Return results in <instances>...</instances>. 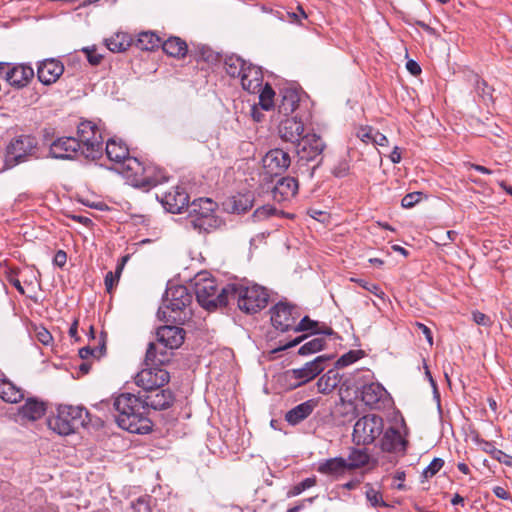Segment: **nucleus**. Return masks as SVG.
<instances>
[{
  "instance_id": "nucleus-1",
  "label": "nucleus",
  "mask_w": 512,
  "mask_h": 512,
  "mask_svg": "<svg viewBox=\"0 0 512 512\" xmlns=\"http://www.w3.org/2000/svg\"><path fill=\"white\" fill-rule=\"evenodd\" d=\"M100 166L120 175L132 187L146 192L169 179L167 171L155 162H110V165L101 163Z\"/></svg>"
},
{
  "instance_id": "nucleus-2",
  "label": "nucleus",
  "mask_w": 512,
  "mask_h": 512,
  "mask_svg": "<svg viewBox=\"0 0 512 512\" xmlns=\"http://www.w3.org/2000/svg\"><path fill=\"white\" fill-rule=\"evenodd\" d=\"M115 419L120 428L130 433L146 434L152 430V422L147 416V407L138 396L122 393L113 401Z\"/></svg>"
},
{
  "instance_id": "nucleus-3",
  "label": "nucleus",
  "mask_w": 512,
  "mask_h": 512,
  "mask_svg": "<svg viewBox=\"0 0 512 512\" xmlns=\"http://www.w3.org/2000/svg\"><path fill=\"white\" fill-rule=\"evenodd\" d=\"M157 342L148 344L145 361L148 365H165L170 362L169 350L179 348L185 339V330L178 326L165 325L156 331Z\"/></svg>"
},
{
  "instance_id": "nucleus-4",
  "label": "nucleus",
  "mask_w": 512,
  "mask_h": 512,
  "mask_svg": "<svg viewBox=\"0 0 512 512\" xmlns=\"http://www.w3.org/2000/svg\"><path fill=\"white\" fill-rule=\"evenodd\" d=\"M229 303L235 302L246 314H255L263 310L269 302L267 290L257 284L245 286L239 283L228 284Z\"/></svg>"
},
{
  "instance_id": "nucleus-5",
  "label": "nucleus",
  "mask_w": 512,
  "mask_h": 512,
  "mask_svg": "<svg viewBox=\"0 0 512 512\" xmlns=\"http://www.w3.org/2000/svg\"><path fill=\"white\" fill-rule=\"evenodd\" d=\"M89 413L83 407L59 405L57 415L47 419L49 429L61 436L75 433L80 427L89 423Z\"/></svg>"
},
{
  "instance_id": "nucleus-6",
  "label": "nucleus",
  "mask_w": 512,
  "mask_h": 512,
  "mask_svg": "<svg viewBox=\"0 0 512 512\" xmlns=\"http://www.w3.org/2000/svg\"><path fill=\"white\" fill-rule=\"evenodd\" d=\"M193 287L197 302L206 310L211 311L229 304L228 284L219 291L216 280L207 274H198Z\"/></svg>"
},
{
  "instance_id": "nucleus-7",
  "label": "nucleus",
  "mask_w": 512,
  "mask_h": 512,
  "mask_svg": "<svg viewBox=\"0 0 512 512\" xmlns=\"http://www.w3.org/2000/svg\"><path fill=\"white\" fill-rule=\"evenodd\" d=\"M217 204L210 198L193 200L188 207V223L199 233H208L221 225L215 214Z\"/></svg>"
},
{
  "instance_id": "nucleus-8",
  "label": "nucleus",
  "mask_w": 512,
  "mask_h": 512,
  "mask_svg": "<svg viewBox=\"0 0 512 512\" xmlns=\"http://www.w3.org/2000/svg\"><path fill=\"white\" fill-rule=\"evenodd\" d=\"M383 430V418L376 414H367L356 421L353 428L352 440L358 446H367L374 443L383 433Z\"/></svg>"
},
{
  "instance_id": "nucleus-9",
  "label": "nucleus",
  "mask_w": 512,
  "mask_h": 512,
  "mask_svg": "<svg viewBox=\"0 0 512 512\" xmlns=\"http://www.w3.org/2000/svg\"><path fill=\"white\" fill-rule=\"evenodd\" d=\"M192 302V295L184 285H175L167 288L163 299L164 308L169 309L175 315H169L173 321H185L188 317L187 307Z\"/></svg>"
},
{
  "instance_id": "nucleus-10",
  "label": "nucleus",
  "mask_w": 512,
  "mask_h": 512,
  "mask_svg": "<svg viewBox=\"0 0 512 512\" xmlns=\"http://www.w3.org/2000/svg\"><path fill=\"white\" fill-rule=\"evenodd\" d=\"M145 368L135 376V383L144 392L157 390L164 387L170 380L168 371L161 368L162 365H148L144 360Z\"/></svg>"
},
{
  "instance_id": "nucleus-11",
  "label": "nucleus",
  "mask_w": 512,
  "mask_h": 512,
  "mask_svg": "<svg viewBox=\"0 0 512 512\" xmlns=\"http://www.w3.org/2000/svg\"><path fill=\"white\" fill-rule=\"evenodd\" d=\"M331 359L330 355H320L301 368L287 371L286 378L294 380L291 383V388H297L317 377L325 369V363Z\"/></svg>"
},
{
  "instance_id": "nucleus-12",
  "label": "nucleus",
  "mask_w": 512,
  "mask_h": 512,
  "mask_svg": "<svg viewBox=\"0 0 512 512\" xmlns=\"http://www.w3.org/2000/svg\"><path fill=\"white\" fill-rule=\"evenodd\" d=\"M270 313L273 326L282 332L293 331L296 320L301 316L300 308L287 301L275 304Z\"/></svg>"
},
{
  "instance_id": "nucleus-13",
  "label": "nucleus",
  "mask_w": 512,
  "mask_h": 512,
  "mask_svg": "<svg viewBox=\"0 0 512 512\" xmlns=\"http://www.w3.org/2000/svg\"><path fill=\"white\" fill-rule=\"evenodd\" d=\"M79 142L87 151L85 160H96L102 149L101 135L91 121H83L78 126Z\"/></svg>"
},
{
  "instance_id": "nucleus-14",
  "label": "nucleus",
  "mask_w": 512,
  "mask_h": 512,
  "mask_svg": "<svg viewBox=\"0 0 512 512\" xmlns=\"http://www.w3.org/2000/svg\"><path fill=\"white\" fill-rule=\"evenodd\" d=\"M87 154V151L74 137H62L55 140L50 146V156L62 160H74Z\"/></svg>"
},
{
  "instance_id": "nucleus-15",
  "label": "nucleus",
  "mask_w": 512,
  "mask_h": 512,
  "mask_svg": "<svg viewBox=\"0 0 512 512\" xmlns=\"http://www.w3.org/2000/svg\"><path fill=\"white\" fill-rule=\"evenodd\" d=\"M37 139L32 135H19L7 145V160H21L25 157H36Z\"/></svg>"
},
{
  "instance_id": "nucleus-16",
  "label": "nucleus",
  "mask_w": 512,
  "mask_h": 512,
  "mask_svg": "<svg viewBox=\"0 0 512 512\" xmlns=\"http://www.w3.org/2000/svg\"><path fill=\"white\" fill-rule=\"evenodd\" d=\"M189 194L182 185L172 187L159 199L163 207L170 213L179 214L190 206Z\"/></svg>"
},
{
  "instance_id": "nucleus-17",
  "label": "nucleus",
  "mask_w": 512,
  "mask_h": 512,
  "mask_svg": "<svg viewBox=\"0 0 512 512\" xmlns=\"http://www.w3.org/2000/svg\"><path fill=\"white\" fill-rule=\"evenodd\" d=\"M294 147L298 160H314L321 155L325 144L320 137L313 134L302 137Z\"/></svg>"
},
{
  "instance_id": "nucleus-18",
  "label": "nucleus",
  "mask_w": 512,
  "mask_h": 512,
  "mask_svg": "<svg viewBox=\"0 0 512 512\" xmlns=\"http://www.w3.org/2000/svg\"><path fill=\"white\" fill-rule=\"evenodd\" d=\"M382 434L380 448L383 452L402 455L406 453L408 440L396 427L390 426L386 430H383Z\"/></svg>"
},
{
  "instance_id": "nucleus-19",
  "label": "nucleus",
  "mask_w": 512,
  "mask_h": 512,
  "mask_svg": "<svg viewBox=\"0 0 512 512\" xmlns=\"http://www.w3.org/2000/svg\"><path fill=\"white\" fill-rule=\"evenodd\" d=\"M141 397L145 407H147V412L149 409L166 410L173 405L175 400L173 392L169 389H163V387L155 391L144 392Z\"/></svg>"
},
{
  "instance_id": "nucleus-20",
  "label": "nucleus",
  "mask_w": 512,
  "mask_h": 512,
  "mask_svg": "<svg viewBox=\"0 0 512 512\" xmlns=\"http://www.w3.org/2000/svg\"><path fill=\"white\" fill-rule=\"evenodd\" d=\"M64 72V65L54 58L40 61L37 66L38 80L44 85L55 83Z\"/></svg>"
},
{
  "instance_id": "nucleus-21",
  "label": "nucleus",
  "mask_w": 512,
  "mask_h": 512,
  "mask_svg": "<svg viewBox=\"0 0 512 512\" xmlns=\"http://www.w3.org/2000/svg\"><path fill=\"white\" fill-rule=\"evenodd\" d=\"M298 181L294 177H279L271 188L273 200L282 203L290 201L298 192Z\"/></svg>"
},
{
  "instance_id": "nucleus-22",
  "label": "nucleus",
  "mask_w": 512,
  "mask_h": 512,
  "mask_svg": "<svg viewBox=\"0 0 512 512\" xmlns=\"http://www.w3.org/2000/svg\"><path fill=\"white\" fill-rule=\"evenodd\" d=\"M8 68L6 72V81L14 88L20 89L26 87L33 79L35 73L31 66L18 64L12 67L5 64Z\"/></svg>"
},
{
  "instance_id": "nucleus-23",
  "label": "nucleus",
  "mask_w": 512,
  "mask_h": 512,
  "mask_svg": "<svg viewBox=\"0 0 512 512\" xmlns=\"http://www.w3.org/2000/svg\"><path fill=\"white\" fill-rule=\"evenodd\" d=\"M303 131V123L295 117H286L280 121L278 127L280 137L287 142H291L294 146L302 138Z\"/></svg>"
},
{
  "instance_id": "nucleus-24",
  "label": "nucleus",
  "mask_w": 512,
  "mask_h": 512,
  "mask_svg": "<svg viewBox=\"0 0 512 512\" xmlns=\"http://www.w3.org/2000/svg\"><path fill=\"white\" fill-rule=\"evenodd\" d=\"M242 88L249 93H256L261 90L263 82V74L260 67L248 63L239 77Z\"/></svg>"
},
{
  "instance_id": "nucleus-25",
  "label": "nucleus",
  "mask_w": 512,
  "mask_h": 512,
  "mask_svg": "<svg viewBox=\"0 0 512 512\" xmlns=\"http://www.w3.org/2000/svg\"><path fill=\"white\" fill-rule=\"evenodd\" d=\"M387 397L386 389L379 383H369L362 387L361 399L371 408H380Z\"/></svg>"
},
{
  "instance_id": "nucleus-26",
  "label": "nucleus",
  "mask_w": 512,
  "mask_h": 512,
  "mask_svg": "<svg viewBox=\"0 0 512 512\" xmlns=\"http://www.w3.org/2000/svg\"><path fill=\"white\" fill-rule=\"evenodd\" d=\"M254 203V194L251 191L237 193L224 202L225 209L231 213H245L252 208Z\"/></svg>"
},
{
  "instance_id": "nucleus-27",
  "label": "nucleus",
  "mask_w": 512,
  "mask_h": 512,
  "mask_svg": "<svg viewBox=\"0 0 512 512\" xmlns=\"http://www.w3.org/2000/svg\"><path fill=\"white\" fill-rule=\"evenodd\" d=\"M46 412L45 402L37 398H28L25 403L18 408V416L23 420L36 421Z\"/></svg>"
},
{
  "instance_id": "nucleus-28",
  "label": "nucleus",
  "mask_w": 512,
  "mask_h": 512,
  "mask_svg": "<svg viewBox=\"0 0 512 512\" xmlns=\"http://www.w3.org/2000/svg\"><path fill=\"white\" fill-rule=\"evenodd\" d=\"M280 102L278 104V112L286 117L292 114L298 107L300 95L295 88H284L280 91Z\"/></svg>"
},
{
  "instance_id": "nucleus-29",
  "label": "nucleus",
  "mask_w": 512,
  "mask_h": 512,
  "mask_svg": "<svg viewBox=\"0 0 512 512\" xmlns=\"http://www.w3.org/2000/svg\"><path fill=\"white\" fill-rule=\"evenodd\" d=\"M316 407V402L313 399L307 400L285 414V420L292 426L298 425L306 418H308Z\"/></svg>"
},
{
  "instance_id": "nucleus-30",
  "label": "nucleus",
  "mask_w": 512,
  "mask_h": 512,
  "mask_svg": "<svg viewBox=\"0 0 512 512\" xmlns=\"http://www.w3.org/2000/svg\"><path fill=\"white\" fill-rule=\"evenodd\" d=\"M106 154L108 160H138L137 157L130 156L127 145L121 139H109Z\"/></svg>"
},
{
  "instance_id": "nucleus-31",
  "label": "nucleus",
  "mask_w": 512,
  "mask_h": 512,
  "mask_svg": "<svg viewBox=\"0 0 512 512\" xmlns=\"http://www.w3.org/2000/svg\"><path fill=\"white\" fill-rule=\"evenodd\" d=\"M347 466L345 458L335 457L320 462L317 471L328 476H340L349 471Z\"/></svg>"
},
{
  "instance_id": "nucleus-32",
  "label": "nucleus",
  "mask_w": 512,
  "mask_h": 512,
  "mask_svg": "<svg viewBox=\"0 0 512 512\" xmlns=\"http://www.w3.org/2000/svg\"><path fill=\"white\" fill-rule=\"evenodd\" d=\"M0 398L8 403H18L24 398L21 388L8 379L0 380Z\"/></svg>"
},
{
  "instance_id": "nucleus-33",
  "label": "nucleus",
  "mask_w": 512,
  "mask_h": 512,
  "mask_svg": "<svg viewBox=\"0 0 512 512\" xmlns=\"http://www.w3.org/2000/svg\"><path fill=\"white\" fill-rule=\"evenodd\" d=\"M340 375L336 369H330L327 373L321 376L317 383V391L321 394H329L340 383Z\"/></svg>"
},
{
  "instance_id": "nucleus-34",
  "label": "nucleus",
  "mask_w": 512,
  "mask_h": 512,
  "mask_svg": "<svg viewBox=\"0 0 512 512\" xmlns=\"http://www.w3.org/2000/svg\"><path fill=\"white\" fill-rule=\"evenodd\" d=\"M106 342H107V334L106 332H101L98 337V344L93 346L87 345L79 350V356L81 359H88L90 356L94 358H101L106 354Z\"/></svg>"
},
{
  "instance_id": "nucleus-35",
  "label": "nucleus",
  "mask_w": 512,
  "mask_h": 512,
  "mask_svg": "<svg viewBox=\"0 0 512 512\" xmlns=\"http://www.w3.org/2000/svg\"><path fill=\"white\" fill-rule=\"evenodd\" d=\"M163 51L172 57L182 58L187 54V44L179 37H170L161 43Z\"/></svg>"
},
{
  "instance_id": "nucleus-36",
  "label": "nucleus",
  "mask_w": 512,
  "mask_h": 512,
  "mask_svg": "<svg viewBox=\"0 0 512 512\" xmlns=\"http://www.w3.org/2000/svg\"><path fill=\"white\" fill-rule=\"evenodd\" d=\"M260 178L261 174L258 171V164L253 167H249L246 163L238 170V176L236 179L240 182H244L248 188L253 189L259 186Z\"/></svg>"
},
{
  "instance_id": "nucleus-37",
  "label": "nucleus",
  "mask_w": 512,
  "mask_h": 512,
  "mask_svg": "<svg viewBox=\"0 0 512 512\" xmlns=\"http://www.w3.org/2000/svg\"><path fill=\"white\" fill-rule=\"evenodd\" d=\"M372 144L375 147H379L378 152H379V155L381 158L389 157L390 160H400L401 155L399 152V147L394 146L393 150L391 152H389L388 146H387V144H388L387 137L377 130H376L375 136L373 138Z\"/></svg>"
},
{
  "instance_id": "nucleus-38",
  "label": "nucleus",
  "mask_w": 512,
  "mask_h": 512,
  "mask_svg": "<svg viewBox=\"0 0 512 512\" xmlns=\"http://www.w3.org/2000/svg\"><path fill=\"white\" fill-rule=\"evenodd\" d=\"M247 65L248 62L235 54L228 55L224 59V69L232 78H239Z\"/></svg>"
},
{
  "instance_id": "nucleus-39",
  "label": "nucleus",
  "mask_w": 512,
  "mask_h": 512,
  "mask_svg": "<svg viewBox=\"0 0 512 512\" xmlns=\"http://www.w3.org/2000/svg\"><path fill=\"white\" fill-rule=\"evenodd\" d=\"M161 39L153 32L139 33L135 46L143 51H153L161 46Z\"/></svg>"
},
{
  "instance_id": "nucleus-40",
  "label": "nucleus",
  "mask_w": 512,
  "mask_h": 512,
  "mask_svg": "<svg viewBox=\"0 0 512 512\" xmlns=\"http://www.w3.org/2000/svg\"><path fill=\"white\" fill-rule=\"evenodd\" d=\"M369 460L370 456L365 449L352 448L346 459V465H348V470L351 471L366 466Z\"/></svg>"
},
{
  "instance_id": "nucleus-41",
  "label": "nucleus",
  "mask_w": 512,
  "mask_h": 512,
  "mask_svg": "<svg viewBox=\"0 0 512 512\" xmlns=\"http://www.w3.org/2000/svg\"><path fill=\"white\" fill-rule=\"evenodd\" d=\"M132 43V39L125 33H117L106 40V46L111 52L126 51Z\"/></svg>"
},
{
  "instance_id": "nucleus-42",
  "label": "nucleus",
  "mask_w": 512,
  "mask_h": 512,
  "mask_svg": "<svg viewBox=\"0 0 512 512\" xmlns=\"http://www.w3.org/2000/svg\"><path fill=\"white\" fill-rule=\"evenodd\" d=\"M274 215H281L283 217H292L291 214L285 213L284 211H278L275 207L272 205H263L259 208H257L253 213V218L255 221H262L267 219L270 216Z\"/></svg>"
},
{
  "instance_id": "nucleus-43",
  "label": "nucleus",
  "mask_w": 512,
  "mask_h": 512,
  "mask_svg": "<svg viewBox=\"0 0 512 512\" xmlns=\"http://www.w3.org/2000/svg\"><path fill=\"white\" fill-rule=\"evenodd\" d=\"M365 496L370 505L374 508L387 507L388 505L383 500L381 492L375 489L371 484L365 485Z\"/></svg>"
},
{
  "instance_id": "nucleus-44",
  "label": "nucleus",
  "mask_w": 512,
  "mask_h": 512,
  "mask_svg": "<svg viewBox=\"0 0 512 512\" xmlns=\"http://www.w3.org/2000/svg\"><path fill=\"white\" fill-rule=\"evenodd\" d=\"M325 346V340L323 338H314L305 344H303L299 350V355H309L321 351Z\"/></svg>"
},
{
  "instance_id": "nucleus-45",
  "label": "nucleus",
  "mask_w": 512,
  "mask_h": 512,
  "mask_svg": "<svg viewBox=\"0 0 512 512\" xmlns=\"http://www.w3.org/2000/svg\"><path fill=\"white\" fill-rule=\"evenodd\" d=\"M258 171L261 174L258 188L262 192H264V191L270 189V184H275V181L277 180L278 177H277V175L271 174L268 171L267 166L260 165L259 163H258Z\"/></svg>"
},
{
  "instance_id": "nucleus-46",
  "label": "nucleus",
  "mask_w": 512,
  "mask_h": 512,
  "mask_svg": "<svg viewBox=\"0 0 512 512\" xmlns=\"http://www.w3.org/2000/svg\"><path fill=\"white\" fill-rule=\"evenodd\" d=\"M364 356V352L362 350H351L344 355H342L335 363V368H344L357 360L361 359Z\"/></svg>"
},
{
  "instance_id": "nucleus-47",
  "label": "nucleus",
  "mask_w": 512,
  "mask_h": 512,
  "mask_svg": "<svg viewBox=\"0 0 512 512\" xmlns=\"http://www.w3.org/2000/svg\"><path fill=\"white\" fill-rule=\"evenodd\" d=\"M275 92L269 84H266L259 95V104L264 110H270L273 107Z\"/></svg>"
},
{
  "instance_id": "nucleus-48",
  "label": "nucleus",
  "mask_w": 512,
  "mask_h": 512,
  "mask_svg": "<svg viewBox=\"0 0 512 512\" xmlns=\"http://www.w3.org/2000/svg\"><path fill=\"white\" fill-rule=\"evenodd\" d=\"M351 281L357 283L359 286L366 289L370 293L374 294L378 298H380V299L385 298V293L381 290L379 285H377L375 283H370V282H368L364 279H360V278H351Z\"/></svg>"
},
{
  "instance_id": "nucleus-49",
  "label": "nucleus",
  "mask_w": 512,
  "mask_h": 512,
  "mask_svg": "<svg viewBox=\"0 0 512 512\" xmlns=\"http://www.w3.org/2000/svg\"><path fill=\"white\" fill-rule=\"evenodd\" d=\"M319 326L317 321L310 319L308 316H304L298 324H294V332L312 331L315 333L316 328Z\"/></svg>"
},
{
  "instance_id": "nucleus-50",
  "label": "nucleus",
  "mask_w": 512,
  "mask_h": 512,
  "mask_svg": "<svg viewBox=\"0 0 512 512\" xmlns=\"http://www.w3.org/2000/svg\"><path fill=\"white\" fill-rule=\"evenodd\" d=\"M149 500V496H140L135 501H132L131 508L133 512H151Z\"/></svg>"
},
{
  "instance_id": "nucleus-51",
  "label": "nucleus",
  "mask_w": 512,
  "mask_h": 512,
  "mask_svg": "<svg viewBox=\"0 0 512 512\" xmlns=\"http://www.w3.org/2000/svg\"><path fill=\"white\" fill-rule=\"evenodd\" d=\"M444 460L441 458H434L431 463L424 469L423 476L425 478H431L436 475L439 470L443 467Z\"/></svg>"
},
{
  "instance_id": "nucleus-52",
  "label": "nucleus",
  "mask_w": 512,
  "mask_h": 512,
  "mask_svg": "<svg viewBox=\"0 0 512 512\" xmlns=\"http://www.w3.org/2000/svg\"><path fill=\"white\" fill-rule=\"evenodd\" d=\"M82 52L85 53L88 62L93 66L99 65L103 59V55L98 53L95 47H85Z\"/></svg>"
},
{
  "instance_id": "nucleus-53",
  "label": "nucleus",
  "mask_w": 512,
  "mask_h": 512,
  "mask_svg": "<svg viewBox=\"0 0 512 512\" xmlns=\"http://www.w3.org/2000/svg\"><path fill=\"white\" fill-rule=\"evenodd\" d=\"M263 160H290V154L282 148H275L269 150Z\"/></svg>"
},
{
  "instance_id": "nucleus-54",
  "label": "nucleus",
  "mask_w": 512,
  "mask_h": 512,
  "mask_svg": "<svg viewBox=\"0 0 512 512\" xmlns=\"http://www.w3.org/2000/svg\"><path fill=\"white\" fill-rule=\"evenodd\" d=\"M421 192H413L405 195L401 200L403 208H412L421 200Z\"/></svg>"
},
{
  "instance_id": "nucleus-55",
  "label": "nucleus",
  "mask_w": 512,
  "mask_h": 512,
  "mask_svg": "<svg viewBox=\"0 0 512 512\" xmlns=\"http://www.w3.org/2000/svg\"><path fill=\"white\" fill-rule=\"evenodd\" d=\"M375 133H376V130L371 128V127H364V128H360L357 132V136L358 138L368 144V143H371L373 142V138L375 136Z\"/></svg>"
},
{
  "instance_id": "nucleus-56",
  "label": "nucleus",
  "mask_w": 512,
  "mask_h": 512,
  "mask_svg": "<svg viewBox=\"0 0 512 512\" xmlns=\"http://www.w3.org/2000/svg\"><path fill=\"white\" fill-rule=\"evenodd\" d=\"M315 484H316L315 477L306 478L293 487L292 493H293V495H298V494L302 493L303 491H305L306 489L313 487Z\"/></svg>"
},
{
  "instance_id": "nucleus-57",
  "label": "nucleus",
  "mask_w": 512,
  "mask_h": 512,
  "mask_svg": "<svg viewBox=\"0 0 512 512\" xmlns=\"http://www.w3.org/2000/svg\"><path fill=\"white\" fill-rule=\"evenodd\" d=\"M475 88L484 100L491 98V89L484 80H477Z\"/></svg>"
},
{
  "instance_id": "nucleus-58",
  "label": "nucleus",
  "mask_w": 512,
  "mask_h": 512,
  "mask_svg": "<svg viewBox=\"0 0 512 512\" xmlns=\"http://www.w3.org/2000/svg\"><path fill=\"white\" fill-rule=\"evenodd\" d=\"M105 287L108 293H111L113 288L118 284V275H114L112 271H109L104 279Z\"/></svg>"
},
{
  "instance_id": "nucleus-59",
  "label": "nucleus",
  "mask_w": 512,
  "mask_h": 512,
  "mask_svg": "<svg viewBox=\"0 0 512 512\" xmlns=\"http://www.w3.org/2000/svg\"><path fill=\"white\" fill-rule=\"evenodd\" d=\"M492 458L508 467H512V456L506 454L500 449H497Z\"/></svg>"
},
{
  "instance_id": "nucleus-60",
  "label": "nucleus",
  "mask_w": 512,
  "mask_h": 512,
  "mask_svg": "<svg viewBox=\"0 0 512 512\" xmlns=\"http://www.w3.org/2000/svg\"><path fill=\"white\" fill-rule=\"evenodd\" d=\"M476 443L479 444L482 448V450L493 457L495 452L497 451V448L494 446V443L491 441H486L484 439L476 438Z\"/></svg>"
},
{
  "instance_id": "nucleus-61",
  "label": "nucleus",
  "mask_w": 512,
  "mask_h": 512,
  "mask_svg": "<svg viewBox=\"0 0 512 512\" xmlns=\"http://www.w3.org/2000/svg\"><path fill=\"white\" fill-rule=\"evenodd\" d=\"M349 165L348 162H338V164L332 168V173L336 177H344L348 174Z\"/></svg>"
},
{
  "instance_id": "nucleus-62",
  "label": "nucleus",
  "mask_w": 512,
  "mask_h": 512,
  "mask_svg": "<svg viewBox=\"0 0 512 512\" xmlns=\"http://www.w3.org/2000/svg\"><path fill=\"white\" fill-rule=\"evenodd\" d=\"M67 262V254L63 250H58L53 258V263L58 267H63Z\"/></svg>"
},
{
  "instance_id": "nucleus-63",
  "label": "nucleus",
  "mask_w": 512,
  "mask_h": 512,
  "mask_svg": "<svg viewBox=\"0 0 512 512\" xmlns=\"http://www.w3.org/2000/svg\"><path fill=\"white\" fill-rule=\"evenodd\" d=\"M473 319L478 325L488 326L490 324V318L479 311L473 313Z\"/></svg>"
},
{
  "instance_id": "nucleus-64",
  "label": "nucleus",
  "mask_w": 512,
  "mask_h": 512,
  "mask_svg": "<svg viewBox=\"0 0 512 512\" xmlns=\"http://www.w3.org/2000/svg\"><path fill=\"white\" fill-rule=\"evenodd\" d=\"M406 68L414 76H417L421 73V67L414 60H408L406 63Z\"/></svg>"
}]
</instances>
